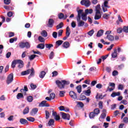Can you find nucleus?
<instances>
[{
	"mask_svg": "<svg viewBox=\"0 0 128 128\" xmlns=\"http://www.w3.org/2000/svg\"><path fill=\"white\" fill-rule=\"evenodd\" d=\"M56 83L59 88H64V86L70 84V81H66L65 80H62L60 81V80H56Z\"/></svg>",
	"mask_w": 128,
	"mask_h": 128,
	"instance_id": "f257e3e1",
	"label": "nucleus"
},
{
	"mask_svg": "<svg viewBox=\"0 0 128 128\" xmlns=\"http://www.w3.org/2000/svg\"><path fill=\"white\" fill-rule=\"evenodd\" d=\"M108 0H104L103 4L102 5V8L104 12H108V8H110V6H108Z\"/></svg>",
	"mask_w": 128,
	"mask_h": 128,
	"instance_id": "f03ea898",
	"label": "nucleus"
},
{
	"mask_svg": "<svg viewBox=\"0 0 128 128\" xmlns=\"http://www.w3.org/2000/svg\"><path fill=\"white\" fill-rule=\"evenodd\" d=\"M19 46L21 48H30V44L28 42H21L19 43Z\"/></svg>",
	"mask_w": 128,
	"mask_h": 128,
	"instance_id": "7ed1b4c3",
	"label": "nucleus"
},
{
	"mask_svg": "<svg viewBox=\"0 0 128 128\" xmlns=\"http://www.w3.org/2000/svg\"><path fill=\"white\" fill-rule=\"evenodd\" d=\"M106 110L104 109L102 112V114L100 116V117L99 118V120L100 122H103L104 120L106 118Z\"/></svg>",
	"mask_w": 128,
	"mask_h": 128,
	"instance_id": "20e7f679",
	"label": "nucleus"
},
{
	"mask_svg": "<svg viewBox=\"0 0 128 128\" xmlns=\"http://www.w3.org/2000/svg\"><path fill=\"white\" fill-rule=\"evenodd\" d=\"M12 80H14V74L12 73H11L8 76L7 78V84H12Z\"/></svg>",
	"mask_w": 128,
	"mask_h": 128,
	"instance_id": "39448f33",
	"label": "nucleus"
},
{
	"mask_svg": "<svg viewBox=\"0 0 128 128\" xmlns=\"http://www.w3.org/2000/svg\"><path fill=\"white\" fill-rule=\"evenodd\" d=\"M80 4L82 6H84L86 8H88L90 6V0H82L80 2Z\"/></svg>",
	"mask_w": 128,
	"mask_h": 128,
	"instance_id": "423d86ee",
	"label": "nucleus"
},
{
	"mask_svg": "<svg viewBox=\"0 0 128 128\" xmlns=\"http://www.w3.org/2000/svg\"><path fill=\"white\" fill-rule=\"evenodd\" d=\"M69 94L70 98L74 100H76V98H78V96L76 95V94L74 91H70L69 93Z\"/></svg>",
	"mask_w": 128,
	"mask_h": 128,
	"instance_id": "0eeeda50",
	"label": "nucleus"
},
{
	"mask_svg": "<svg viewBox=\"0 0 128 128\" xmlns=\"http://www.w3.org/2000/svg\"><path fill=\"white\" fill-rule=\"evenodd\" d=\"M61 114L62 116V118L64 120H70V114L64 112H61Z\"/></svg>",
	"mask_w": 128,
	"mask_h": 128,
	"instance_id": "6e6552de",
	"label": "nucleus"
},
{
	"mask_svg": "<svg viewBox=\"0 0 128 128\" xmlns=\"http://www.w3.org/2000/svg\"><path fill=\"white\" fill-rule=\"evenodd\" d=\"M100 18H102V14L100 12H96L94 20H100Z\"/></svg>",
	"mask_w": 128,
	"mask_h": 128,
	"instance_id": "1a4fd4ad",
	"label": "nucleus"
},
{
	"mask_svg": "<svg viewBox=\"0 0 128 128\" xmlns=\"http://www.w3.org/2000/svg\"><path fill=\"white\" fill-rule=\"evenodd\" d=\"M84 12V10H77V12L78 14V17H77V20H80V16L82 15V12Z\"/></svg>",
	"mask_w": 128,
	"mask_h": 128,
	"instance_id": "9d476101",
	"label": "nucleus"
},
{
	"mask_svg": "<svg viewBox=\"0 0 128 128\" xmlns=\"http://www.w3.org/2000/svg\"><path fill=\"white\" fill-rule=\"evenodd\" d=\"M54 20L50 18L48 20V24H47L48 26V28H52V26H54Z\"/></svg>",
	"mask_w": 128,
	"mask_h": 128,
	"instance_id": "9b49d317",
	"label": "nucleus"
},
{
	"mask_svg": "<svg viewBox=\"0 0 128 128\" xmlns=\"http://www.w3.org/2000/svg\"><path fill=\"white\" fill-rule=\"evenodd\" d=\"M40 106H50V105L46 103V100H44L40 102L39 105Z\"/></svg>",
	"mask_w": 128,
	"mask_h": 128,
	"instance_id": "f8f14e48",
	"label": "nucleus"
},
{
	"mask_svg": "<svg viewBox=\"0 0 128 128\" xmlns=\"http://www.w3.org/2000/svg\"><path fill=\"white\" fill-rule=\"evenodd\" d=\"M38 112V108H34L30 112V114L32 116H34Z\"/></svg>",
	"mask_w": 128,
	"mask_h": 128,
	"instance_id": "ddd939ff",
	"label": "nucleus"
},
{
	"mask_svg": "<svg viewBox=\"0 0 128 128\" xmlns=\"http://www.w3.org/2000/svg\"><path fill=\"white\" fill-rule=\"evenodd\" d=\"M30 69H28L27 70L22 72V76H26V74H30Z\"/></svg>",
	"mask_w": 128,
	"mask_h": 128,
	"instance_id": "4468645a",
	"label": "nucleus"
},
{
	"mask_svg": "<svg viewBox=\"0 0 128 128\" xmlns=\"http://www.w3.org/2000/svg\"><path fill=\"white\" fill-rule=\"evenodd\" d=\"M106 38L108 40H110V42H112L114 40V37L112 36V35L111 34H108L106 36Z\"/></svg>",
	"mask_w": 128,
	"mask_h": 128,
	"instance_id": "2eb2a0df",
	"label": "nucleus"
},
{
	"mask_svg": "<svg viewBox=\"0 0 128 128\" xmlns=\"http://www.w3.org/2000/svg\"><path fill=\"white\" fill-rule=\"evenodd\" d=\"M120 96V92H113L111 96L112 98H115V96Z\"/></svg>",
	"mask_w": 128,
	"mask_h": 128,
	"instance_id": "dca6fc26",
	"label": "nucleus"
},
{
	"mask_svg": "<svg viewBox=\"0 0 128 128\" xmlns=\"http://www.w3.org/2000/svg\"><path fill=\"white\" fill-rule=\"evenodd\" d=\"M62 46L64 48H70V43L68 42H66L62 44Z\"/></svg>",
	"mask_w": 128,
	"mask_h": 128,
	"instance_id": "f3484780",
	"label": "nucleus"
},
{
	"mask_svg": "<svg viewBox=\"0 0 128 128\" xmlns=\"http://www.w3.org/2000/svg\"><path fill=\"white\" fill-rule=\"evenodd\" d=\"M70 28L68 26L66 28V36L68 38L70 36Z\"/></svg>",
	"mask_w": 128,
	"mask_h": 128,
	"instance_id": "a211bd4d",
	"label": "nucleus"
},
{
	"mask_svg": "<svg viewBox=\"0 0 128 128\" xmlns=\"http://www.w3.org/2000/svg\"><path fill=\"white\" fill-rule=\"evenodd\" d=\"M78 22V26H84V22L80 20H77Z\"/></svg>",
	"mask_w": 128,
	"mask_h": 128,
	"instance_id": "6ab92c4d",
	"label": "nucleus"
},
{
	"mask_svg": "<svg viewBox=\"0 0 128 128\" xmlns=\"http://www.w3.org/2000/svg\"><path fill=\"white\" fill-rule=\"evenodd\" d=\"M41 36L44 38H46L48 36V32L46 30H44L41 32Z\"/></svg>",
	"mask_w": 128,
	"mask_h": 128,
	"instance_id": "aec40b11",
	"label": "nucleus"
},
{
	"mask_svg": "<svg viewBox=\"0 0 128 128\" xmlns=\"http://www.w3.org/2000/svg\"><path fill=\"white\" fill-rule=\"evenodd\" d=\"M100 5L98 4L96 6L95 12H100Z\"/></svg>",
	"mask_w": 128,
	"mask_h": 128,
	"instance_id": "412c9836",
	"label": "nucleus"
},
{
	"mask_svg": "<svg viewBox=\"0 0 128 128\" xmlns=\"http://www.w3.org/2000/svg\"><path fill=\"white\" fill-rule=\"evenodd\" d=\"M20 123L22 124H28V120L24 118H20Z\"/></svg>",
	"mask_w": 128,
	"mask_h": 128,
	"instance_id": "4be33fe9",
	"label": "nucleus"
},
{
	"mask_svg": "<svg viewBox=\"0 0 128 128\" xmlns=\"http://www.w3.org/2000/svg\"><path fill=\"white\" fill-rule=\"evenodd\" d=\"M36 56H38L36 54H32L30 56H28V58L30 60H34Z\"/></svg>",
	"mask_w": 128,
	"mask_h": 128,
	"instance_id": "5701e85b",
	"label": "nucleus"
},
{
	"mask_svg": "<svg viewBox=\"0 0 128 128\" xmlns=\"http://www.w3.org/2000/svg\"><path fill=\"white\" fill-rule=\"evenodd\" d=\"M104 31L102 30H100L97 33V36L98 37L102 36L104 34Z\"/></svg>",
	"mask_w": 128,
	"mask_h": 128,
	"instance_id": "b1692460",
	"label": "nucleus"
},
{
	"mask_svg": "<svg viewBox=\"0 0 128 128\" xmlns=\"http://www.w3.org/2000/svg\"><path fill=\"white\" fill-rule=\"evenodd\" d=\"M30 72H31V73L28 76L29 78H32V76L34 75V68H32L31 69H30Z\"/></svg>",
	"mask_w": 128,
	"mask_h": 128,
	"instance_id": "393cba45",
	"label": "nucleus"
},
{
	"mask_svg": "<svg viewBox=\"0 0 128 128\" xmlns=\"http://www.w3.org/2000/svg\"><path fill=\"white\" fill-rule=\"evenodd\" d=\"M38 48H40L41 50H44V44H40L37 46Z\"/></svg>",
	"mask_w": 128,
	"mask_h": 128,
	"instance_id": "a878e982",
	"label": "nucleus"
},
{
	"mask_svg": "<svg viewBox=\"0 0 128 128\" xmlns=\"http://www.w3.org/2000/svg\"><path fill=\"white\" fill-rule=\"evenodd\" d=\"M110 14H104L102 16L103 18H104L105 20H108V18H110Z\"/></svg>",
	"mask_w": 128,
	"mask_h": 128,
	"instance_id": "bb28decb",
	"label": "nucleus"
},
{
	"mask_svg": "<svg viewBox=\"0 0 128 128\" xmlns=\"http://www.w3.org/2000/svg\"><path fill=\"white\" fill-rule=\"evenodd\" d=\"M29 112H30V108L28 107H26L24 110L23 114H28Z\"/></svg>",
	"mask_w": 128,
	"mask_h": 128,
	"instance_id": "cd10ccee",
	"label": "nucleus"
},
{
	"mask_svg": "<svg viewBox=\"0 0 128 128\" xmlns=\"http://www.w3.org/2000/svg\"><path fill=\"white\" fill-rule=\"evenodd\" d=\"M118 21H116V22L117 24H120V22H124V21L122 20V17H120V15L118 16Z\"/></svg>",
	"mask_w": 128,
	"mask_h": 128,
	"instance_id": "c85d7f7f",
	"label": "nucleus"
},
{
	"mask_svg": "<svg viewBox=\"0 0 128 128\" xmlns=\"http://www.w3.org/2000/svg\"><path fill=\"white\" fill-rule=\"evenodd\" d=\"M76 89L78 94H80L82 92V86L80 85L77 86L76 87Z\"/></svg>",
	"mask_w": 128,
	"mask_h": 128,
	"instance_id": "c756f323",
	"label": "nucleus"
},
{
	"mask_svg": "<svg viewBox=\"0 0 128 128\" xmlns=\"http://www.w3.org/2000/svg\"><path fill=\"white\" fill-rule=\"evenodd\" d=\"M46 74V73L45 72L42 71L40 74V78H44Z\"/></svg>",
	"mask_w": 128,
	"mask_h": 128,
	"instance_id": "7c9ffc66",
	"label": "nucleus"
},
{
	"mask_svg": "<svg viewBox=\"0 0 128 128\" xmlns=\"http://www.w3.org/2000/svg\"><path fill=\"white\" fill-rule=\"evenodd\" d=\"M112 58H116L118 56V52H116V50H114L113 53L112 54Z\"/></svg>",
	"mask_w": 128,
	"mask_h": 128,
	"instance_id": "2f4dec72",
	"label": "nucleus"
},
{
	"mask_svg": "<svg viewBox=\"0 0 128 128\" xmlns=\"http://www.w3.org/2000/svg\"><path fill=\"white\" fill-rule=\"evenodd\" d=\"M94 112L96 115H98V114H100V110L99 108H96L94 110Z\"/></svg>",
	"mask_w": 128,
	"mask_h": 128,
	"instance_id": "473e14b6",
	"label": "nucleus"
},
{
	"mask_svg": "<svg viewBox=\"0 0 128 128\" xmlns=\"http://www.w3.org/2000/svg\"><path fill=\"white\" fill-rule=\"evenodd\" d=\"M16 98L18 100H20V98H24V95L22 93H18L16 96Z\"/></svg>",
	"mask_w": 128,
	"mask_h": 128,
	"instance_id": "72a5a7b5",
	"label": "nucleus"
},
{
	"mask_svg": "<svg viewBox=\"0 0 128 128\" xmlns=\"http://www.w3.org/2000/svg\"><path fill=\"white\" fill-rule=\"evenodd\" d=\"M62 26H64V23L60 22L59 24H58L56 26V30H60V28H62Z\"/></svg>",
	"mask_w": 128,
	"mask_h": 128,
	"instance_id": "f704fd0d",
	"label": "nucleus"
},
{
	"mask_svg": "<svg viewBox=\"0 0 128 128\" xmlns=\"http://www.w3.org/2000/svg\"><path fill=\"white\" fill-rule=\"evenodd\" d=\"M92 9H90L88 10V9H86L85 10V12L86 14H92Z\"/></svg>",
	"mask_w": 128,
	"mask_h": 128,
	"instance_id": "c9c22d12",
	"label": "nucleus"
},
{
	"mask_svg": "<svg viewBox=\"0 0 128 128\" xmlns=\"http://www.w3.org/2000/svg\"><path fill=\"white\" fill-rule=\"evenodd\" d=\"M54 120L51 119L49 120L48 122V126H52V124H54Z\"/></svg>",
	"mask_w": 128,
	"mask_h": 128,
	"instance_id": "e433bc0d",
	"label": "nucleus"
},
{
	"mask_svg": "<svg viewBox=\"0 0 128 128\" xmlns=\"http://www.w3.org/2000/svg\"><path fill=\"white\" fill-rule=\"evenodd\" d=\"M18 40V38L15 37L14 38H12L10 40V44H12V42H16V40Z\"/></svg>",
	"mask_w": 128,
	"mask_h": 128,
	"instance_id": "4c0bfd02",
	"label": "nucleus"
},
{
	"mask_svg": "<svg viewBox=\"0 0 128 128\" xmlns=\"http://www.w3.org/2000/svg\"><path fill=\"white\" fill-rule=\"evenodd\" d=\"M86 14H86H86H82V18L83 20H87Z\"/></svg>",
	"mask_w": 128,
	"mask_h": 128,
	"instance_id": "58836bf2",
	"label": "nucleus"
},
{
	"mask_svg": "<svg viewBox=\"0 0 128 128\" xmlns=\"http://www.w3.org/2000/svg\"><path fill=\"white\" fill-rule=\"evenodd\" d=\"M89 116L90 118H94L96 116V114H94V112H92L90 113Z\"/></svg>",
	"mask_w": 128,
	"mask_h": 128,
	"instance_id": "ea45409f",
	"label": "nucleus"
},
{
	"mask_svg": "<svg viewBox=\"0 0 128 128\" xmlns=\"http://www.w3.org/2000/svg\"><path fill=\"white\" fill-rule=\"evenodd\" d=\"M38 40L40 42H44V38H42V36H40Z\"/></svg>",
	"mask_w": 128,
	"mask_h": 128,
	"instance_id": "a19ab883",
	"label": "nucleus"
},
{
	"mask_svg": "<svg viewBox=\"0 0 128 128\" xmlns=\"http://www.w3.org/2000/svg\"><path fill=\"white\" fill-rule=\"evenodd\" d=\"M62 42H64V41L62 40H58L57 42H56V46H60V44H62Z\"/></svg>",
	"mask_w": 128,
	"mask_h": 128,
	"instance_id": "79ce46f5",
	"label": "nucleus"
},
{
	"mask_svg": "<svg viewBox=\"0 0 128 128\" xmlns=\"http://www.w3.org/2000/svg\"><path fill=\"white\" fill-rule=\"evenodd\" d=\"M54 46V45L52 44H46V48H48V50H50L51 48H52Z\"/></svg>",
	"mask_w": 128,
	"mask_h": 128,
	"instance_id": "37998d69",
	"label": "nucleus"
},
{
	"mask_svg": "<svg viewBox=\"0 0 128 128\" xmlns=\"http://www.w3.org/2000/svg\"><path fill=\"white\" fill-rule=\"evenodd\" d=\"M84 93L86 96H90V90L88 89V90L84 91Z\"/></svg>",
	"mask_w": 128,
	"mask_h": 128,
	"instance_id": "c03bdc74",
	"label": "nucleus"
},
{
	"mask_svg": "<svg viewBox=\"0 0 128 128\" xmlns=\"http://www.w3.org/2000/svg\"><path fill=\"white\" fill-rule=\"evenodd\" d=\"M26 120H28V122H34L35 120L34 118L32 117L27 118Z\"/></svg>",
	"mask_w": 128,
	"mask_h": 128,
	"instance_id": "a18cd8bd",
	"label": "nucleus"
},
{
	"mask_svg": "<svg viewBox=\"0 0 128 128\" xmlns=\"http://www.w3.org/2000/svg\"><path fill=\"white\" fill-rule=\"evenodd\" d=\"M16 60H14L12 61V67L14 68H16Z\"/></svg>",
	"mask_w": 128,
	"mask_h": 128,
	"instance_id": "49530a36",
	"label": "nucleus"
},
{
	"mask_svg": "<svg viewBox=\"0 0 128 128\" xmlns=\"http://www.w3.org/2000/svg\"><path fill=\"white\" fill-rule=\"evenodd\" d=\"M94 30H92L90 32H88V34L90 36H92L94 34Z\"/></svg>",
	"mask_w": 128,
	"mask_h": 128,
	"instance_id": "de8ad7c7",
	"label": "nucleus"
},
{
	"mask_svg": "<svg viewBox=\"0 0 128 128\" xmlns=\"http://www.w3.org/2000/svg\"><path fill=\"white\" fill-rule=\"evenodd\" d=\"M58 18H60V20H62V18H64V15L62 13H60L58 15Z\"/></svg>",
	"mask_w": 128,
	"mask_h": 128,
	"instance_id": "09e8293b",
	"label": "nucleus"
},
{
	"mask_svg": "<svg viewBox=\"0 0 128 128\" xmlns=\"http://www.w3.org/2000/svg\"><path fill=\"white\" fill-rule=\"evenodd\" d=\"M64 94H66V92L64 90L63 91H60L59 96H64Z\"/></svg>",
	"mask_w": 128,
	"mask_h": 128,
	"instance_id": "8fccbe9b",
	"label": "nucleus"
},
{
	"mask_svg": "<svg viewBox=\"0 0 128 128\" xmlns=\"http://www.w3.org/2000/svg\"><path fill=\"white\" fill-rule=\"evenodd\" d=\"M124 30L122 28H117V32L118 34H122Z\"/></svg>",
	"mask_w": 128,
	"mask_h": 128,
	"instance_id": "3c124183",
	"label": "nucleus"
},
{
	"mask_svg": "<svg viewBox=\"0 0 128 128\" xmlns=\"http://www.w3.org/2000/svg\"><path fill=\"white\" fill-rule=\"evenodd\" d=\"M12 36H14V32H9L8 38H12Z\"/></svg>",
	"mask_w": 128,
	"mask_h": 128,
	"instance_id": "603ef678",
	"label": "nucleus"
},
{
	"mask_svg": "<svg viewBox=\"0 0 128 128\" xmlns=\"http://www.w3.org/2000/svg\"><path fill=\"white\" fill-rule=\"evenodd\" d=\"M28 101L29 102H32V96H28Z\"/></svg>",
	"mask_w": 128,
	"mask_h": 128,
	"instance_id": "864d4df0",
	"label": "nucleus"
},
{
	"mask_svg": "<svg viewBox=\"0 0 128 128\" xmlns=\"http://www.w3.org/2000/svg\"><path fill=\"white\" fill-rule=\"evenodd\" d=\"M112 74L113 76H118V72L117 70H114L112 72Z\"/></svg>",
	"mask_w": 128,
	"mask_h": 128,
	"instance_id": "5fc2aeb1",
	"label": "nucleus"
},
{
	"mask_svg": "<svg viewBox=\"0 0 128 128\" xmlns=\"http://www.w3.org/2000/svg\"><path fill=\"white\" fill-rule=\"evenodd\" d=\"M16 64H24V62L20 60H16Z\"/></svg>",
	"mask_w": 128,
	"mask_h": 128,
	"instance_id": "6e6d98bb",
	"label": "nucleus"
},
{
	"mask_svg": "<svg viewBox=\"0 0 128 128\" xmlns=\"http://www.w3.org/2000/svg\"><path fill=\"white\" fill-rule=\"evenodd\" d=\"M50 118V112L48 111H46V118L48 120Z\"/></svg>",
	"mask_w": 128,
	"mask_h": 128,
	"instance_id": "4d7b16f0",
	"label": "nucleus"
},
{
	"mask_svg": "<svg viewBox=\"0 0 128 128\" xmlns=\"http://www.w3.org/2000/svg\"><path fill=\"white\" fill-rule=\"evenodd\" d=\"M50 98H51V100H54V98H56V94H54V93H52L51 94H50Z\"/></svg>",
	"mask_w": 128,
	"mask_h": 128,
	"instance_id": "13d9d810",
	"label": "nucleus"
},
{
	"mask_svg": "<svg viewBox=\"0 0 128 128\" xmlns=\"http://www.w3.org/2000/svg\"><path fill=\"white\" fill-rule=\"evenodd\" d=\"M52 36H53V38H58V32H53Z\"/></svg>",
	"mask_w": 128,
	"mask_h": 128,
	"instance_id": "bf43d9fd",
	"label": "nucleus"
},
{
	"mask_svg": "<svg viewBox=\"0 0 128 128\" xmlns=\"http://www.w3.org/2000/svg\"><path fill=\"white\" fill-rule=\"evenodd\" d=\"M76 104H78V106H80V108L84 107V104H82V102H77Z\"/></svg>",
	"mask_w": 128,
	"mask_h": 128,
	"instance_id": "052dcab7",
	"label": "nucleus"
},
{
	"mask_svg": "<svg viewBox=\"0 0 128 128\" xmlns=\"http://www.w3.org/2000/svg\"><path fill=\"white\" fill-rule=\"evenodd\" d=\"M64 32V30H59V32H58V36H62V32Z\"/></svg>",
	"mask_w": 128,
	"mask_h": 128,
	"instance_id": "680f3d73",
	"label": "nucleus"
},
{
	"mask_svg": "<svg viewBox=\"0 0 128 128\" xmlns=\"http://www.w3.org/2000/svg\"><path fill=\"white\" fill-rule=\"evenodd\" d=\"M30 88L32 90H35V88H36V85L32 84H30Z\"/></svg>",
	"mask_w": 128,
	"mask_h": 128,
	"instance_id": "e2e57ef3",
	"label": "nucleus"
},
{
	"mask_svg": "<svg viewBox=\"0 0 128 128\" xmlns=\"http://www.w3.org/2000/svg\"><path fill=\"white\" fill-rule=\"evenodd\" d=\"M52 76L54 77V76H58V72L56 71H54L52 72Z\"/></svg>",
	"mask_w": 128,
	"mask_h": 128,
	"instance_id": "0e129e2a",
	"label": "nucleus"
},
{
	"mask_svg": "<svg viewBox=\"0 0 128 128\" xmlns=\"http://www.w3.org/2000/svg\"><path fill=\"white\" fill-rule=\"evenodd\" d=\"M54 52H52L50 54V60H52L54 58Z\"/></svg>",
	"mask_w": 128,
	"mask_h": 128,
	"instance_id": "69168bd1",
	"label": "nucleus"
},
{
	"mask_svg": "<svg viewBox=\"0 0 128 128\" xmlns=\"http://www.w3.org/2000/svg\"><path fill=\"white\" fill-rule=\"evenodd\" d=\"M123 31L124 32H128V26H124L123 28Z\"/></svg>",
	"mask_w": 128,
	"mask_h": 128,
	"instance_id": "338daca9",
	"label": "nucleus"
},
{
	"mask_svg": "<svg viewBox=\"0 0 128 128\" xmlns=\"http://www.w3.org/2000/svg\"><path fill=\"white\" fill-rule=\"evenodd\" d=\"M121 104H128V101L126 100H122V101H121Z\"/></svg>",
	"mask_w": 128,
	"mask_h": 128,
	"instance_id": "774afa93",
	"label": "nucleus"
}]
</instances>
